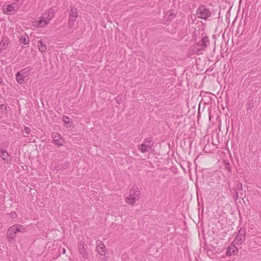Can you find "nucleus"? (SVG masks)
<instances>
[{
  "label": "nucleus",
  "mask_w": 261,
  "mask_h": 261,
  "mask_svg": "<svg viewBox=\"0 0 261 261\" xmlns=\"http://www.w3.org/2000/svg\"><path fill=\"white\" fill-rule=\"evenodd\" d=\"M55 12L54 10L50 8L47 13H44L43 16L38 18V20H35L32 22V25L34 27L38 28H42L47 25L52 18L54 17Z\"/></svg>",
  "instance_id": "f257e3e1"
},
{
  "label": "nucleus",
  "mask_w": 261,
  "mask_h": 261,
  "mask_svg": "<svg viewBox=\"0 0 261 261\" xmlns=\"http://www.w3.org/2000/svg\"><path fill=\"white\" fill-rule=\"evenodd\" d=\"M196 14L199 18L206 20L212 17V12L204 5H201L196 10Z\"/></svg>",
  "instance_id": "f03ea898"
},
{
  "label": "nucleus",
  "mask_w": 261,
  "mask_h": 261,
  "mask_svg": "<svg viewBox=\"0 0 261 261\" xmlns=\"http://www.w3.org/2000/svg\"><path fill=\"white\" fill-rule=\"evenodd\" d=\"M31 71V68L27 67L18 71L16 73L15 76L17 82L19 84H22L24 82L25 77L30 74Z\"/></svg>",
  "instance_id": "7ed1b4c3"
},
{
  "label": "nucleus",
  "mask_w": 261,
  "mask_h": 261,
  "mask_svg": "<svg viewBox=\"0 0 261 261\" xmlns=\"http://www.w3.org/2000/svg\"><path fill=\"white\" fill-rule=\"evenodd\" d=\"M70 8V10L68 18V25L69 28L71 29L73 28L74 22L78 17L79 13L77 9L74 6H71Z\"/></svg>",
  "instance_id": "20e7f679"
},
{
  "label": "nucleus",
  "mask_w": 261,
  "mask_h": 261,
  "mask_svg": "<svg viewBox=\"0 0 261 261\" xmlns=\"http://www.w3.org/2000/svg\"><path fill=\"white\" fill-rule=\"evenodd\" d=\"M246 237V229L241 228L234 238L233 243L236 244H242L245 241Z\"/></svg>",
  "instance_id": "39448f33"
},
{
  "label": "nucleus",
  "mask_w": 261,
  "mask_h": 261,
  "mask_svg": "<svg viewBox=\"0 0 261 261\" xmlns=\"http://www.w3.org/2000/svg\"><path fill=\"white\" fill-rule=\"evenodd\" d=\"M153 143L151 138H146L144 140V142L138 147V149L142 153L148 151L152 146Z\"/></svg>",
  "instance_id": "423d86ee"
},
{
  "label": "nucleus",
  "mask_w": 261,
  "mask_h": 261,
  "mask_svg": "<svg viewBox=\"0 0 261 261\" xmlns=\"http://www.w3.org/2000/svg\"><path fill=\"white\" fill-rule=\"evenodd\" d=\"M209 45L210 40L208 37L206 35L202 34L201 41L196 44V45L198 46V51H200L204 49L205 48L208 46Z\"/></svg>",
  "instance_id": "0eeeda50"
},
{
  "label": "nucleus",
  "mask_w": 261,
  "mask_h": 261,
  "mask_svg": "<svg viewBox=\"0 0 261 261\" xmlns=\"http://www.w3.org/2000/svg\"><path fill=\"white\" fill-rule=\"evenodd\" d=\"M85 241L83 238L78 243V249L79 252L81 255H82L84 258H88V252L86 251L85 247Z\"/></svg>",
  "instance_id": "6e6552de"
},
{
  "label": "nucleus",
  "mask_w": 261,
  "mask_h": 261,
  "mask_svg": "<svg viewBox=\"0 0 261 261\" xmlns=\"http://www.w3.org/2000/svg\"><path fill=\"white\" fill-rule=\"evenodd\" d=\"M15 9L11 4H5L2 8L3 14L6 15H13L15 14L16 12Z\"/></svg>",
  "instance_id": "1a4fd4ad"
},
{
  "label": "nucleus",
  "mask_w": 261,
  "mask_h": 261,
  "mask_svg": "<svg viewBox=\"0 0 261 261\" xmlns=\"http://www.w3.org/2000/svg\"><path fill=\"white\" fill-rule=\"evenodd\" d=\"M235 243H233L230 245L226 249V254L227 255L230 256L232 254H236L239 250L238 248L235 246Z\"/></svg>",
  "instance_id": "9d476101"
},
{
  "label": "nucleus",
  "mask_w": 261,
  "mask_h": 261,
  "mask_svg": "<svg viewBox=\"0 0 261 261\" xmlns=\"http://www.w3.org/2000/svg\"><path fill=\"white\" fill-rule=\"evenodd\" d=\"M17 233L15 231V229H14L13 226H11L7 231V238L8 241L10 243L13 242L14 240V238L16 236V234Z\"/></svg>",
  "instance_id": "9b49d317"
},
{
  "label": "nucleus",
  "mask_w": 261,
  "mask_h": 261,
  "mask_svg": "<svg viewBox=\"0 0 261 261\" xmlns=\"http://www.w3.org/2000/svg\"><path fill=\"white\" fill-rule=\"evenodd\" d=\"M98 242L97 244L96 249L100 255H105L106 254V246L101 241H98Z\"/></svg>",
  "instance_id": "f8f14e48"
},
{
  "label": "nucleus",
  "mask_w": 261,
  "mask_h": 261,
  "mask_svg": "<svg viewBox=\"0 0 261 261\" xmlns=\"http://www.w3.org/2000/svg\"><path fill=\"white\" fill-rule=\"evenodd\" d=\"M9 44V39L8 37H5L3 38L0 43V52L5 50L8 47Z\"/></svg>",
  "instance_id": "ddd939ff"
},
{
  "label": "nucleus",
  "mask_w": 261,
  "mask_h": 261,
  "mask_svg": "<svg viewBox=\"0 0 261 261\" xmlns=\"http://www.w3.org/2000/svg\"><path fill=\"white\" fill-rule=\"evenodd\" d=\"M54 144L58 145L61 146L63 144L62 140L61 139V136L59 133H55L52 135Z\"/></svg>",
  "instance_id": "4468645a"
},
{
  "label": "nucleus",
  "mask_w": 261,
  "mask_h": 261,
  "mask_svg": "<svg viewBox=\"0 0 261 261\" xmlns=\"http://www.w3.org/2000/svg\"><path fill=\"white\" fill-rule=\"evenodd\" d=\"M235 187L234 189H236L237 191L241 195H243V184L239 181H237L234 184Z\"/></svg>",
  "instance_id": "2eb2a0df"
},
{
  "label": "nucleus",
  "mask_w": 261,
  "mask_h": 261,
  "mask_svg": "<svg viewBox=\"0 0 261 261\" xmlns=\"http://www.w3.org/2000/svg\"><path fill=\"white\" fill-rule=\"evenodd\" d=\"M14 229H15V231L17 232H23L25 231L26 229L24 226L22 225L19 224H15L12 226Z\"/></svg>",
  "instance_id": "dca6fc26"
},
{
  "label": "nucleus",
  "mask_w": 261,
  "mask_h": 261,
  "mask_svg": "<svg viewBox=\"0 0 261 261\" xmlns=\"http://www.w3.org/2000/svg\"><path fill=\"white\" fill-rule=\"evenodd\" d=\"M8 152L4 148H0V157L5 161H8Z\"/></svg>",
  "instance_id": "f3484780"
},
{
  "label": "nucleus",
  "mask_w": 261,
  "mask_h": 261,
  "mask_svg": "<svg viewBox=\"0 0 261 261\" xmlns=\"http://www.w3.org/2000/svg\"><path fill=\"white\" fill-rule=\"evenodd\" d=\"M130 194H133V196H134L135 197V199H137L140 195V192L138 188L134 187L133 188V189H132L130 190Z\"/></svg>",
  "instance_id": "a211bd4d"
},
{
  "label": "nucleus",
  "mask_w": 261,
  "mask_h": 261,
  "mask_svg": "<svg viewBox=\"0 0 261 261\" xmlns=\"http://www.w3.org/2000/svg\"><path fill=\"white\" fill-rule=\"evenodd\" d=\"M38 46L41 52H45L47 49L46 44L44 43L42 40L38 41Z\"/></svg>",
  "instance_id": "6ab92c4d"
},
{
  "label": "nucleus",
  "mask_w": 261,
  "mask_h": 261,
  "mask_svg": "<svg viewBox=\"0 0 261 261\" xmlns=\"http://www.w3.org/2000/svg\"><path fill=\"white\" fill-rule=\"evenodd\" d=\"M20 42L26 45L29 42V38L27 34L22 35L20 39Z\"/></svg>",
  "instance_id": "aec40b11"
},
{
  "label": "nucleus",
  "mask_w": 261,
  "mask_h": 261,
  "mask_svg": "<svg viewBox=\"0 0 261 261\" xmlns=\"http://www.w3.org/2000/svg\"><path fill=\"white\" fill-rule=\"evenodd\" d=\"M136 199L134 196H133V194H129V196L126 198V201L131 204H134L136 202Z\"/></svg>",
  "instance_id": "412c9836"
},
{
  "label": "nucleus",
  "mask_w": 261,
  "mask_h": 261,
  "mask_svg": "<svg viewBox=\"0 0 261 261\" xmlns=\"http://www.w3.org/2000/svg\"><path fill=\"white\" fill-rule=\"evenodd\" d=\"M62 120L63 121L64 124H65L67 127H70V121L69 117L63 116L62 117Z\"/></svg>",
  "instance_id": "4be33fe9"
},
{
  "label": "nucleus",
  "mask_w": 261,
  "mask_h": 261,
  "mask_svg": "<svg viewBox=\"0 0 261 261\" xmlns=\"http://www.w3.org/2000/svg\"><path fill=\"white\" fill-rule=\"evenodd\" d=\"M11 5L14 7V8H15V11L17 12V11L19 9V6L18 5L17 3H16L15 2L12 3V4H11Z\"/></svg>",
  "instance_id": "5701e85b"
},
{
  "label": "nucleus",
  "mask_w": 261,
  "mask_h": 261,
  "mask_svg": "<svg viewBox=\"0 0 261 261\" xmlns=\"http://www.w3.org/2000/svg\"><path fill=\"white\" fill-rule=\"evenodd\" d=\"M225 168L227 170V171L229 173H231V167H230V165L229 163H226L225 164Z\"/></svg>",
  "instance_id": "b1692460"
},
{
  "label": "nucleus",
  "mask_w": 261,
  "mask_h": 261,
  "mask_svg": "<svg viewBox=\"0 0 261 261\" xmlns=\"http://www.w3.org/2000/svg\"><path fill=\"white\" fill-rule=\"evenodd\" d=\"M234 191V198L236 200H237L239 197V193L237 191L236 189H232Z\"/></svg>",
  "instance_id": "393cba45"
},
{
  "label": "nucleus",
  "mask_w": 261,
  "mask_h": 261,
  "mask_svg": "<svg viewBox=\"0 0 261 261\" xmlns=\"http://www.w3.org/2000/svg\"><path fill=\"white\" fill-rule=\"evenodd\" d=\"M24 131L27 134H29L31 133V129L29 127H24Z\"/></svg>",
  "instance_id": "a878e982"
},
{
  "label": "nucleus",
  "mask_w": 261,
  "mask_h": 261,
  "mask_svg": "<svg viewBox=\"0 0 261 261\" xmlns=\"http://www.w3.org/2000/svg\"><path fill=\"white\" fill-rule=\"evenodd\" d=\"M17 214L15 212L11 213L10 214V217L11 218H15L16 217Z\"/></svg>",
  "instance_id": "bb28decb"
},
{
  "label": "nucleus",
  "mask_w": 261,
  "mask_h": 261,
  "mask_svg": "<svg viewBox=\"0 0 261 261\" xmlns=\"http://www.w3.org/2000/svg\"><path fill=\"white\" fill-rule=\"evenodd\" d=\"M253 107V103L251 102H249L247 105V111H248L249 110H250L251 109V108Z\"/></svg>",
  "instance_id": "cd10ccee"
},
{
  "label": "nucleus",
  "mask_w": 261,
  "mask_h": 261,
  "mask_svg": "<svg viewBox=\"0 0 261 261\" xmlns=\"http://www.w3.org/2000/svg\"><path fill=\"white\" fill-rule=\"evenodd\" d=\"M15 2H16V3L18 4V5L19 6V7H20L23 4V0H16V1Z\"/></svg>",
  "instance_id": "c85d7f7f"
},
{
  "label": "nucleus",
  "mask_w": 261,
  "mask_h": 261,
  "mask_svg": "<svg viewBox=\"0 0 261 261\" xmlns=\"http://www.w3.org/2000/svg\"><path fill=\"white\" fill-rule=\"evenodd\" d=\"M230 192L232 194H234V191L231 189L229 190Z\"/></svg>",
  "instance_id": "c756f323"
},
{
  "label": "nucleus",
  "mask_w": 261,
  "mask_h": 261,
  "mask_svg": "<svg viewBox=\"0 0 261 261\" xmlns=\"http://www.w3.org/2000/svg\"><path fill=\"white\" fill-rule=\"evenodd\" d=\"M1 107V109H3V108H4V107L6 108V106L5 105H2Z\"/></svg>",
  "instance_id": "7c9ffc66"
},
{
  "label": "nucleus",
  "mask_w": 261,
  "mask_h": 261,
  "mask_svg": "<svg viewBox=\"0 0 261 261\" xmlns=\"http://www.w3.org/2000/svg\"><path fill=\"white\" fill-rule=\"evenodd\" d=\"M1 107V109H3V108H4V107L6 108V106L5 105H2Z\"/></svg>",
  "instance_id": "2f4dec72"
},
{
  "label": "nucleus",
  "mask_w": 261,
  "mask_h": 261,
  "mask_svg": "<svg viewBox=\"0 0 261 261\" xmlns=\"http://www.w3.org/2000/svg\"><path fill=\"white\" fill-rule=\"evenodd\" d=\"M2 82H3L2 79L0 76V84L2 83Z\"/></svg>",
  "instance_id": "473e14b6"
},
{
  "label": "nucleus",
  "mask_w": 261,
  "mask_h": 261,
  "mask_svg": "<svg viewBox=\"0 0 261 261\" xmlns=\"http://www.w3.org/2000/svg\"><path fill=\"white\" fill-rule=\"evenodd\" d=\"M117 103L120 104L119 101L117 100Z\"/></svg>",
  "instance_id": "72a5a7b5"
},
{
  "label": "nucleus",
  "mask_w": 261,
  "mask_h": 261,
  "mask_svg": "<svg viewBox=\"0 0 261 261\" xmlns=\"http://www.w3.org/2000/svg\"><path fill=\"white\" fill-rule=\"evenodd\" d=\"M117 103L120 104L119 101L117 100Z\"/></svg>",
  "instance_id": "f704fd0d"
},
{
  "label": "nucleus",
  "mask_w": 261,
  "mask_h": 261,
  "mask_svg": "<svg viewBox=\"0 0 261 261\" xmlns=\"http://www.w3.org/2000/svg\"><path fill=\"white\" fill-rule=\"evenodd\" d=\"M63 252L64 253H65V249H64V250H63Z\"/></svg>",
  "instance_id": "c9c22d12"
}]
</instances>
